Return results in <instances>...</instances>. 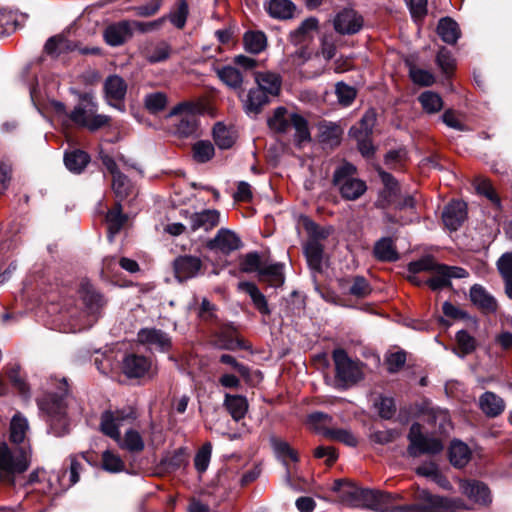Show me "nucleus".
Returning <instances> with one entry per match:
<instances>
[{
  "mask_svg": "<svg viewBox=\"0 0 512 512\" xmlns=\"http://www.w3.org/2000/svg\"><path fill=\"white\" fill-rule=\"evenodd\" d=\"M371 498L367 500V509L377 512H453L455 508H460L462 501L460 499H448L435 496L426 490L418 493V499L422 504L411 505H393L396 500L402 499L398 493H388L380 490H371Z\"/></svg>",
  "mask_w": 512,
  "mask_h": 512,
  "instance_id": "obj_1",
  "label": "nucleus"
},
{
  "mask_svg": "<svg viewBox=\"0 0 512 512\" xmlns=\"http://www.w3.org/2000/svg\"><path fill=\"white\" fill-rule=\"evenodd\" d=\"M50 382L43 397L38 399V406L47 416L49 432L60 437L68 432L67 404L65 402L68 384L65 378H51Z\"/></svg>",
  "mask_w": 512,
  "mask_h": 512,
  "instance_id": "obj_2",
  "label": "nucleus"
},
{
  "mask_svg": "<svg viewBox=\"0 0 512 512\" xmlns=\"http://www.w3.org/2000/svg\"><path fill=\"white\" fill-rule=\"evenodd\" d=\"M32 462L30 444L20 446L0 442V482L14 486L17 476L28 470Z\"/></svg>",
  "mask_w": 512,
  "mask_h": 512,
  "instance_id": "obj_3",
  "label": "nucleus"
},
{
  "mask_svg": "<svg viewBox=\"0 0 512 512\" xmlns=\"http://www.w3.org/2000/svg\"><path fill=\"white\" fill-rule=\"evenodd\" d=\"M332 183L341 197L348 201L359 199L367 191L366 182L357 176L356 166L349 162H344L335 169Z\"/></svg>",
  "mask_w": 512,
  "mask_h": 512,
  "instance_id": "obj_4",
  "label": "nucleus"
},
{
  "mask_svg": "<svg viewBox=\"0 0 512 512\" xmlns=\"http://www.w3.org/2000/svg\"><path fill=\"white\" fill-rule=\"evenodd\" d=\"M267 123L269 128L277 133H286L293 127L295 141L299 145L311 139L307 120L297 113H289L285 107L276 108Z\"/></svg>",
  "mask_w": 512,
  "mask_h": 512,
  "instance_id": "obj_5",
  "label": "nucleus"
},
{
  "mask_svg": "<svg viewBox=\"0 0 512 512\" xmlns=\"http://www.w3.org/2000/svg\"><path fill=\"white\" fill-rule=\"evenodd\" d=\"M98 107L94 99L90 95H84L78 105L69 114L71 121L82 128L89 131H97L106 126L110 117L97 112Z\"/></svg>",
  "mask_w": 512,
  "mask_h": 512,
  "instance_id": "obj_6",
  "label": "nucleus"
},
{
  "mask_svg": "<svg viewBox=\"0 0 512 512\" xmlns=\"http://www.w3.org/2000/svg\"><path fill=\"white\" fill-rule=\"evenodd\" d=\"M332 358L335 364L337 387L346 389L363 379L362 363L352 360L344 349H335Z\"/></svg>",
  "mask_w": 512,
  "mask_h": 512,
  "instance_id": "obj_7",
  "label": "nucleus"
},
{
  "mask_svg": "<svg viewBox=\"0 0 512 512\" xmlns=\"http://www.w3.org/2000/svg\"><path fill=\"white\" fill-rule=\"evenodd\" d=\"M137 419V412L132 407L106 410L100 417L101 432L111 439H120V429L132 425Z\"/></svg>",
  "mask_w": 512,
  "mask_h": 512,
  "instance_id": "obj_8",
  "label": "nucleus"
},
{
  "mask_svg": "<svg viewBox=\"0 0 512 512\" xmlns=\"http://www.w3.org/2000/svg\"><path fill=\"white\" fill-rule=\"evenodd\" d=\"M408 440V453L413 457L421 454H437L444 448L439 439L424 435L422 433V426L419 423L411 425Z\"/></svg>",
  "mask_w": 512,
  "mask_h": 512,
  "instance_id": "obj_9",
  "label": "nucleus"
},
{
  "mask_svg": "<svg viewBox=\"0 0 512 512\" xmlns=\"http://www.w3.org/2000/svg\"><path fill=\"white\" fill-rule=\"evenodd\" d=\"M331 490L338 494V500L350 507L366 508L367 500L371 498V489L359 488L342 479L335 480Z\"/></svg>",
  "mask_w": 512,
  "mask_h": 512,
  "instance_id": "obj_10",
  "label": "nucleus"
},
{
  "mask_svg": "<svg viewBox=\"0 0 512 512\" xmlns=\"http://www.w3.org/2000/svg\"><path fill=\"white\" fill-rule=\"evenodd\" d=\"M169 117L178 116L174 124L173 132L181 137H189L196 133L198 128V117L194 112V105L182 102L172 108Z\"/></svg>",
  "mask_w": 512,
  "mask_h": 512,
  "instance_id": "obj_11",
  "label": "nucleus"
},
{
  "mask_svg": "<svg viewBox=\"0 0 512 512\" xmlns=\"http://www.w3.org/2000/svg\"><path fill=\"white\" fill-rule=\"evenodd\" d=\"M80 294L86 307L89 319L84 322L76 323L73 327V331H80L88 326H91L92 323L96 321L97 315L106 304L104 297L99 292H97L95 288L88 282L82 283Z\"/></svg>",
  "mask_w": 512,
  "mask_h": 512,
  "instance_id": "obj_12",
  "label": "nucleus"
},
{
  "mask_svg": "<svg viewBox=\"0 0 512 512\" xmlns=\"http://www.w3.org/2000/svg\"><path fill=\"white\" fill-rule=\"evenodd\" d=\"M431 277L425 280V284L433 291H438L451 286V279H460L468 276V272L458 266L437 264L431 272Z\"/></svg>",
  "mask_w": 512,
  "mask_h": 512,
  "instance_id": "obj_13",
  "label": "nucleus"
},
{
  "mask_svg": "<svg viewBox=\"0 0 512 512\" xmlns=\"http://www.w3.org/2000/svg\"><path fill=\"white\" fill-rule=\"evenodd\" d=\"M459 490L478 506L488 507L492 503V495L489 487L479 480L461 479L459 480Z\"/></svg>",
  "mask_w": 512,
  "mask_h": 512,
  "instance_id": "obj_14",
  "label": "nucleus"
},
{
  "mask_svg": "<svg viewBox=\"0 0 512 512\" xmlns=\"http://www.w3.org/2000/svg\"><path fill=\"white\" fill-rule=\"evenodd\" d=\"M333 25L339 34L351 35L361 30L363 18L355 10L346 8L337 13Z\"/></svg>",
  "mask_w": 512,
  "mask_h": 512,
  "instance_id": "obj_15",
  "label": "nucleus"
},
{
  "mask_svg": "<svg viewBox=\"0 0 512 512\" xmlns=\"http://www.w3.org/2000/svg\"><path fill=\"white\" fill-rule=\"evenodd\" d=\"M152 369V360L144 355L129 353L122 360V371L128 378H141Z\"/></svg>",
  "mask_w": 512,
  "mask_h": 512,
  "instance_id": "obj_16",
  "label": "nucleus"
},
{
  "mask_svg": "<svg viewBox=\"0 0 512 512\" xmlns=\"http://www.w3.org/2000/svg\"><path fill=\"white\" fill-rule=\"evenodd\" d=\"M105 96L109 105L124 110L123 101L127 92V84L118 75L109 76L104 83Z\"/></svg>",
  "mask_w": 512,
  "mask_h": 512,
  "instance_id": "obj_17",
  "label": "nucleus"
},
{
  "mask_svg": "<svg viewBox=\"0 0 512 512\" xmlns=\"http://www.w3.org/2000/svg\"><path fill=\"white\" fill-rule=\"evenodd\" d=\"M270 445L275 456L283 463L286 468L285 482L293 487L291 472L288 467L287 460L290 459L292 462L299 460L297 452L291 448L289 443L275 435H271L269 438Z\"/></svg>",
  "mask_w": 512,
  "mask_h": 512,
  "instance_id": "obj_18",
  "label": "nucleus"
},
{
  "mask_svg": "<svg viewBox=\"0 0 512 512\" xmlns=\"http://www.w3.org/2000/svg\"><path fill=\"white\" fill-rule=\"evenodd\" d=\"M138 342L150 348L157 349L161 352H166L171 348L170 336L156 328H142L137 333Z\"/></svg>",
  "mask_w": 512,
  "mask_h": 512,
  "instance_id": "obj_19",
  "label": "nucleus"
},
{
  "mask_svg": "<svg viewBox=\"0 0 512 512\" xmlns=\"http://www.w3.org/2000/svg\"><path fill=\"white\" fill-rule=\"evenodd\" d=\"M175 277L180 282L196 277L201 268L202 261L197 256L183 255L173 262Z\"/></svg>",
  "mask_w": 512,
  "mask_h": 512,
  "instance_id": "obj_20",
  "label": "nucleus"
},
{
  "mask_svg": "<svg viewBox=\"0 0 512 512\" xmlns=\"http://www.w3.org/2000/svg\"><path fill=\"white\" fill-rule=\"evenodd\" d=\"M132 36L133 31L131 29L130 20L112 23L108 25L103 32L105 42L112 47L123 45L127 40L132 38Z\"/></svg>",
  "mask_w": 512,
  "mask_h": 512,
  "instance_id": "obj_21",
  "label": "nucleus"
},
{
  "mask_svg": "<svg viewBox=\"0 0 512 512\" xmlns=\"http://www.w3.org/2000/svg\"><path fill=\"white\" fill-rule=\"evenodd\" d=\"M140 52L150 64H156L170 58L172 47L165 40L148 41L140 48Z\"/></svg>",
  "mask_w": 512,
  "mask_h": 512,
  "instance_id": "obj_22",
  "label": "nucleus"
},
{
  "mask_svg": "<svg viewBox=\"0 0 512 512\" xmlns=\"http://www.w3.org/2000/svg\"><path fill=\"white\" fill-rule=\"evenodd\" d=\"M189 227L191 231L197 230L210 231L220 223V212L216 209H205L201 212L192 213L189 218Z\"/></svg>",
  "mask_w": 512,
  "mask_h": 512,
  "instance_id": "obj_23",
  "label": "nucleus"
},
{
  "mask_svg": "<svg viewBox=\"0 0 512 512\" xmlns=\"http://www.w3.org/2000/svg\"><path fill=\"white\" fill-rule=\"evenodd\" d=\"M467 217V207L462 201L448 204L442 214L444 225L451 231H456Z\"/></svg>",
  "mask_w": 512,
  "mask_h": 512,
  "instance_id": "obj_24",
  "label": "nucleus"
},
{
  "mask_svg": "<svg viewBox=\"0 0 512 512\" xmlns=\"http://www.w3.org/2000/svg\"><path fill=\"white\" fill-rule=\"evenodd\" d=\"M242 245L240 238L229 229H220L216 236L208 242L210 249H218L228 254L239 249Z\"/></svg>",
  "mask_w": 512,
  "mask_h": 512,
  "instance_id": "obj_25",
  "label": "nucleus"
},
{
  "mask_svg": "<svg viewBox=\"0 0 512 512\" xmlns=\"http://www.w3.org/2000/svg\"><path fill=\"white\" fill-rule=\"evenodd\" d=\"M422 413L439 434H447L451 430L452 424L447 410L427 405Z\"/></svg>",
  "mask_w": 512,
  "mask_h": 512,
  "instance_id": "obj_26",
  "label": "nucleus"
},
{
  "mask_svg": "<svg viewBox=\"0 0 512 512\" xmlns=\"http://www.w3.org/2000/svg\"><path fill=\"white\" fill-rule=\"evenodd\" d=\"M470 300L483 312L495 313L498 309L497 300L482 285L474 284L470 288Z\"/></svg>",
  "mask_w": 512,
  "mask_h": 512,
  "instance_id": "obj_27",
  "label": "nucleus"
},
{
  "mask_svg": "<svg viewBox=\"0 0 512 512\" xmlns=\"http://www.w3.org/2000/svg\"><path fill=\"white\" fill-rule=\"evenodd\" d=\"M264 8L270 17L279 20H287L294 17L296 6L290 0H269Z\"/></svg>",
  "mask_w": 512,
  "mask_h": 512,
  "instance_id": "obj_28",
  "label": "nucleus"
},
{
  "mask_svg": "<svg viewBox=\"0 0 512 512\" xmlns=\"http://www.w3.org/2000/svg\"><path fill=\"white\" fill-rule=\"evenodd\" d=\"M317 29L318 20L315 17H309L298 28L290 32L289 39L294 45H301L312 40Z\"/></svg>",
  "mask_w": 512,
  "mask_h": 512,
  "instance_id": "obj_29",
  "label": "nucleus"
},
{
  "mask_svg": "<svg viewBox=\"0 0 512 512\" xmlns=\"http://www.w3.org/2000/svg\"><path fill=\"white\" fill-rule=\"evenodd\" d=\"M339 284L342 290L357 298L367 297L372 291L369 282L363 276L341 279Z\"/></svg>",
  "mask_w": 512,
  "mask_h": 512,
  "instance_id": "obj_30",
  "label": "nucleus"
},
{
  "mask_svg": "<svg viewBox=\"0 0 512 512\" xmlns=\"http://www.w3.org/2000/svg\"><path fill=\"white\" fill-rule=\"evenodd\" d=\"M479 406L488 417H497L505 409V401L497 394L487 391L479 398Z\"/></svg>",
  "mask_w": 512,
  "mask_h": 512,
  "instance_id": "obj_31",
  "label": "nucleus"
},
{
  "mask_svg": "<svg viewBox=\"0 0 512 512\" xmlns=\"http://www.w3.org/2000/svg\"><path fill=\"white\" fill-rule=\"evenodd\" d=\"M28 428L29 425L27 419L20 413L15 414L10 423L9 440L11 444L16 446L29 444L25 441Z\"/></svg>",
  "mask_w": 512,
  "mask_h": 512,
  "instance_id": "obj_32",
  "label": "nucleus"
},
{
  "mask_svg": "<svg viewBox=\"0 0 512 512\" xmlns=\"http://www.w3.org/2000/svg\"><path fill=\"white\" fill-rule=\"evenodd\" d=\"M373 254L376 259L384 262H394L399 258L394 241L390 237L379 239L374 245Z\"/></svg>",
  "mask_w": 512,
  "mask_h": 512,
  "instance_id": "obj_33",
  "label": "nucleus"
},
{
  "mask_svg": "<svg viewBox=\"0 0 512 512\" xmlns=\"http://www.w3.org/2000/svg\"><path fill=\"white\" fill-rule=\"evenodd\" d=\"M255 81L258 89H262L267 95H278L281 88V78L272 72H257Z\"/></svg>",
  "mask_w": 512,
  "mask_h": 512,
  "instance_id": "obj_34",
  "label": "nucleus"
},
{
  "mask_svg": "<svg viewBox=\"0 0 512 512\" xmlns=\"http://www.w3.org/2000/svg\"><path fill=\"white\" fill-rule=\"evenodd\" d=\"M269 101L268 95L262 89L249 90L244 102V110L248 115H257Z\"/></svg>",
  "mask_w": 512,
  "mask_h": 512,
  "instance_id": "obj_35",
  "label": "nucleus"
},
{
  "mask_svg": "<svg viewBox=\"0 0 512 512\" xmlns=\"http://www.w3.org/2000/svg\"><path fill=\"white\" fill-rule=\"evenodd\" d=\"M114 441L120 448L131 453L141 452L145 447L141 434L132 428L127 429L123 436L120 435V439H114Z\"/></svg>",
  "mask_w": 512,
  "mask_h": 512,
  "instance_id": "obj_36",
  "label": "nucleus"
},
{
  "mask_svg": "<svg viewBox=\"0 0 512 512\" xmlns=\"http://www.w3.org/2000/svg\"><path fill=\"white\" fill-rule=\"evenodd\" d=\"M437 33L442 41L447 44H455L461 35L457 22L450 17L439 20Z\"/></svg>",
  "mask_w": 512,
  "mask_h": 512,
  "instance_id": "obj_37",
  "label": "nucleus"
},
{
  "mask_svg": "<svg viewBox=\"0 0 512 512\" xmlns=\"http://www.w3.org/2000/svg\"><path fill=\"white\" fill-rule=\"evenodd\" d=\"M497 269L504 283L505 294L512 300V252H506L498 259Z\"/></svg>",
  "mask_w": 512,
  "mask_h": 512,
  "instance_id": "obj_38",
  "label": "nucleus"
},
{
  "mask_svg": "<svg viewBox=\"0 0 512 512\" xmlns=\"http://www.w3.org/2000/svg\"><path fill=\"white\" fill-rule=\"evenodd\" d=\"M224 406L235 421H239L244 418L248 411L247 399L242 395L226 394Z\"/></svg>",
  "mask_w": 512,
  "mask_h": 512,
  "instance_id": "obj_39",
  "label": "nucleus"
},
{
  "mask_svg": "<svg viewBox=\"0 0 512 512\" xmlns=\"http://www.w3.org/2000/svg\"><path fill=\"white\" fill-rule=\"evenodd\" d=\"M471 458L469 447L462 441H452L449 448V459L456 468H462L468 464Z\"/></svg>",
  "mask_w": 512,
  "mask_h": 512,
  "instance_id": "obj_40",
  "label": "nucleus"
},
{
  "mask_svg": "<svg viewBox=\"0 0 512 512\" xmlns=\"http://www.w3.org/2000/svg\"><path fill=\"white\" fill-rule=\"evenodd\" d=\"M239 289L246 292L250 296L253 305L261 314H270L271 311L269 309L266 297L254 283L240 282Z\"/></svg>",
  "mask_w": 512,
  "mask_h": 512,
  "instance_id": "obj_41",
  "label": "nucleus"
},
{
  "mask_svg": "<svg viewBox=\"0 0 512 512\" xmlns=\"http://www.w3.org/2000/svg\"><path fill=\"white\" fill-rule=\"evenodd\" d=\"M283 264H264L260 271L259 278L273 287H279L284 283Z\"/></svg>",
  "mask_w": 512,
  "mask_h": 512,
  "instance_id": "obj_42",
  "label": "nucleus"
},
{
  "mask_svg": "<svg viewBox=\"0 0 512 512\" xmlns=\"http://www.w3.org/2000/svg\"><path fill=\"white\" fill-rule=\"evenodd\" d=\"M304 251L309 266L314 270H320L324 252L323 245L317 239H308Z\"/></svg>",
  "mask_w": 512,
  "mask_h": 512,
  "instance_id": "obj_43",
  "label": "nucleus"
},
{
  "mask_svg": "<svg viewBox=\"0 0 512 512\" xmlns=\"http://www.w3.org/2000/svg\"><path fill=\"white\" fill-rule=\"evenodd\" d=\"M245 49L252 54H259L267 46V37L262 31H247L243 36Z\"/></svg>",
  "mask_w": 512,
  "mask_h": 512,
  "instance_id": "obj_44",
  "label": "nucleus"
},
{
  "mask_svg": "<svg viewBox=\"0 0 512 512\" xmlns=\"http://www.w3.org/2000/svg\"><path fill=\"white\" fill-rule=\"evenodd\" d=\"M106 221L108 223L109 239L112 241L114 235L121 230L127 221V216L122 213L120 203H117L113 209L107 212Z\"/></svg>",
  "mask_w": 512,
  "mask_h": 512,
  "instance_id": "obj_45",
  "label": "nucleus"
},
{
  "mask_svg": "<svg viewBox=\"0 0 512 512\" xmlns=\"http://www.w3.org/2000/svg\"><path fill=\"white\" fill-rule=\"evenodd\" d=\"M90 161L89 155L82 150H74L65 154L64 162L73 173H81Z\"/></svg>",
  "mask_w": 512,
  "mask_h": 512,
  "instance_id": "obj_46",
  "label": "nucleus"
},
{
  "mask_svg": "<svg viewBox=\"0 0 512 512\" xmlns=\"http://www.w3.org/2000/svg\"><path fill=\"white\" fill-rule=\"evenodd\" d=\"M213 138L220 149H229L233 146L236 136L231 129L218 122L213 128Z\"/></svg>",
  "mask_w": 512,
  "mask_h": 512,
  "instance_id": "obj_47",
  "label": "nucleus"
},
{
  "mask_svg": "<svg viewBox=\"0 0 512 512\" xmlns=\"http://www.w3.org/2000/svg\"><path fill=\"white\" fill-rule=\"evenodd\" d=\"M418 101L424 112L427 114H435L443 108V100L439 94L433 91H424L419 97Z\"/></svg>",
  "mask_w": 512,
  "mask_h": 512,
  "instance_id": "obj_48",
  "label": "nucleus"
},
{
  "mask_svg": "<svg viewBox=\"0 0 512 512\" xmlns=\"http://www.w3.org/2000/svg\"><path fill=\"white\" fill-rule=\"evenodd\" d=\"M219 79L233 89L240 88L243 83L241 72L233 66H224L217 70Z\"/></svg>",
  "mask_w": 512,
  "mask_h": 512,
  "instance_id": "obj_49",
  "label": "nucleus"
},
{
  "mask_svg": "<svg viewBox=\"0 0 512 512\" xmlns=\"http://www.w3.org/2000/svg\"><path fill=\"white\" fill-rule=\"evenodd\" d=\"M189 14V8L186 0H181L176 9L171 11L166 20L168 19L176 28L183 29L186 25Z\"/></svg>",
  "mask_w": 512,
  "mask_h": 512,
  "instance_id": "obj_50",
  "label": "nucleus"
},
{
  "mask_svg": "<svg viewBox=\"0 0 512 512\" xmlns=\"http://www.w3.org/2000/svg\"><path fill=\"white\" fill-rule=\"evenodd\" d=\"M376 123V112L370 109L365 112L360 120L359 127H352L350 133L353 135L370 136Z\"/></svg>",
  "mask_w": 512,
  "mask_h": 512,
  "instance_id": "obj_51",
  "label": "nucleus"
},
{
  "mask_svg": "<svg viewBox=\"0 0 512 512\" xmlns=\"http://www.w3.org/2000/svg\"><path fill=\"white\" fill-rule=\"evenodd\" d=\"M168 103V99L163 92L149 93L144 98V105L150 113L163 111Z\"/></svg>",
  "mask_w": 512,
  "mask_h": 512,
  "instance_id": "obj_52",
  "label": "nucleus"
},
{
  "mask_svg": "<svg viewBox=\"0 0 512 512\" xmlns=\"http://www.w3.org/2000/svg\"><path fill=\"white\" fill-rule=\"evenodd\" d=\"M324 434L328 438L341 442L347 446L355 447L358 443L356 436L348 429L331 428L327 429Z\"/></svg>",
  "mask_w": 512,
  "mask_h": 512,
  "instance_id": "obj_53",
  "label": "nucleus"
},
{
  "mask_svg": "<svg viewBox=\"0 0 512 512\" xmlns=\"http://www.w3.org/2000/svg\"><path fill=\"white\" fill-rule=\"evenodd\" d=\"M8 378L15 389L18 390L19 394L26 400L31 396L30 388L26 383L25 379L20 374V368L18 366L12 367L8 373Z\"/></svg>",
  "mask_w": 512,
  "mask_h": 512,
  "instance_id": "obj_54",
  "label": "nucleus"
},
{
  "mask_svg": "<svg viewBox=\"0 0 512 512\" xmlns=\"http://www.w3.org/2000/svg\"><path fill=\"white\" fill-rule=\"evenodd\" d=\"M193 157L197 162L205 163L214 156V146L210 141H197L193 145Z\"/></svg>",
  "mask_w": 512,
  "mask_h": 512,
  "instance_id": "obj_55",
  "label": "nucleus"
},
{
  "mask_svg": "<svg viewBox=\"0 0 512 512\" xmlns=\"http://www.w3.org/2000/svg\"><path fill=\"white\" fill-rule=\"evenodd\" d=\"M438 262L431 255H425L418 260L412 261L408 264L407 270L408 273H421V272H429L431 273L433 269H435Z\"/></svg>",
  "mask_w": 512,
  "mask_h": 512,
  "instance_id": "obj_56",
  "label": "nucleus"
},
{
  "mask_svg": "<svg viewBox=\"0 0 512 512\" xmlns=\"http://www.w3.org/2000/svg\"><path fill=\"white\" fill-rule=\"evenodd\" d=\"M112 190L120 200L126 198L131 190L130 180L122 172L112 176Z\"/></svg>",
  "mask_w": 512,
  "mask_h": 512,
  "instance_id": "obj_57",
  "label": "nucleus"
},
{
  "mask_svg": "<svg viewBox=\"0 0 512 512\" xmlns=\"http://www.w3.org/2000/svg\"><path fill=\"white\" fill-rule=\"evenodd\" d=\"M166 22V17H160L158 19L143 22V21H137V20H130L131 29L132 31H137L141 34L151 33L158 31L162 28L164 23Z\"/></svg>",
  "mask_w": 512,
  "mask_h": 512,
  "instance_id": "obj_58",
  "label": "nucleus"
},
{
  "mask_svg": "<svg viewBox=\"0 0 512 512\" xmlns=\"http://www.w3.org/2000/svg\"><path fill=\"white\" fill-rule=\"evenodd\" d=\"M337 51L336 39L333 34H324L320 39L319 54L326 60L330 61L335 57Z\"/></svg>",
  "mask_w": 512,
  "mask_h": 512,
  "instance_id": "obj_59",
  "label": "nucleus"
},
{
  "mask_svg": "<svg viewBox=\"0 0 512 512\" xmlns=\"http://www.w3.org/2000/svg\"><path fill=\"white\" fill-rule=\"evenodd\" d=\"M102 467L106 471L118 473L124 470L125 465L117 454L111 451H105L102 454Z\"/></svg>",
  "mask_w": 512,
  "mask_h": 512,
  "instance_id": "obj_60",
  "label": "nucleus"
},
{
  "mask_svg": "<svg viewBox=\"0 0 512 512\" xmlns=\"http://www.w3.org/2000/svg\"><path fill=\"white\" fill-rule=\"evenodd\" d=\"M475 186L479 194H482L485 197H487L492 203H494L498 207L500 206V199L497 196L491 182L488 179L483 177L476 178Z\"/></svg>",
  "mask_w": 512,
  "mask_h": 512,
  "instance_id": "obj_61",
  "label": "nucleus"
},
{
  "mask_svg": "<svg viewBox=\"0 0 512 512\" xmlns=\"http://www.w3.org/2000/svg\"><path fill=\"white\" fill-rule=\"evenodd\" d=\"M436 62L444 74L449 75L456 66V61L452 53L445 47H442L437 54Z\"/></svg>",
  "mask_w": 512,
  "mask_h": 512,
  "instance_id": "obj_62",
  "label": "nucleus"
},
{
  "mask_svg": "<svg viewBox=\"0 0 512 512\" xmlns=\"http://www.w3.org/2000/svg\"><path fill=\"white\" fill-rule=\"evenodd\" d=\"M211 452L212 445L210 443H205L197 452L194 459V465L199 473H203L207 470L210 463Z\"/></svg>",
  "mask_w": 512,
  "mask_h": 512,
  "instance_id": "obj_63",
  "label": "nucleus"
},
{
  "mask_svg": "<svg viewBox=\"0 0 512 512\" xmlns=\"http://www.w3.org/2000/svg\"><path fill=\"white\" fill-rule=\"evenodd\" d=\"M263 265L264 264L261 262L259 254L251 252L244 256L240 264V269L246 273L258 272V275H260Z\"/></svg>",
  "mask_w": 512,
  "mask_h": 512,
  "instance_id": "obj_64",
  "label": "nucleus"
}]
</instances>
